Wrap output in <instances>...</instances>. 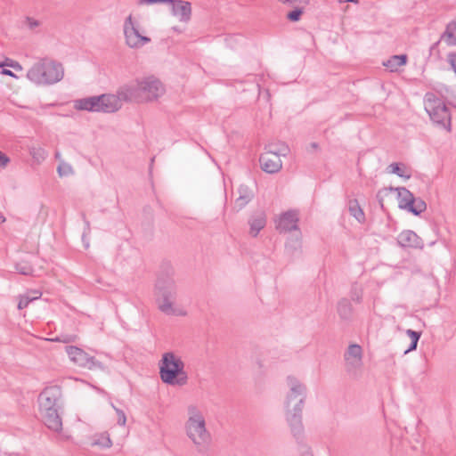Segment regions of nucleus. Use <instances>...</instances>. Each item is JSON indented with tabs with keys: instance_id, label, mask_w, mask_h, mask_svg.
<instances>
[{
	"instance_id": "nucleus-4",
	"label": "nucleus",
	"mask_w": 456,
	"mask_h": 456,
	"mask_svg": "<svg viewBox=\"0 0 456 456\" xmlns=\"http://www.w3.org/2000/svg\"><path fill=\"white\" fill-rule=\"evenodd\" d=\"M64 69L60 62L43 59L36 62L28 71V78L37 85H51L62 79Z\"/></svg>"
},
{
	"instance_id": "nucleus-12",
	"label": "nucleus",
	"mask_w": 456,
	"mask_h": 456,
	"mask_svg": "<svg viewBox=\"0 0 456 456\" xmlns=\"http://www.w3.org/2000/svg\"><path fill=\"white\" fill-rule=\"evenodd\" d=\"M299 221L297 211L289 210L281 213L275 220V227L281 232H289L298 229Z\"/></svg>"
},
{
	"instance_id": "nucleus-21",
	"label": "nucleus",
	"mask_w": 456,
	"mask_h": 456,
	"mask_svg": "<svg viewBox=\"0 0 456 456\" xmlns=\"http://www.w3.org/2000/svg\"><path fill=\"white\" fill-rule=\"evenodd\" d=\"M388 173L397 175L404 179L411 177L410 169L403 164L393 163L387 167Z\"/></svg>"
},
{
	"instance_id": "nucleus-5",
	"label": "nucleus",
	"mask_w": 456,
	"mask_h": 456,
	"mask_svg": "<svg viewBox=\"0 0 456 456\" xmlns=\"http://www.w3.org/2000/svg\"><path fill=\"white\" fill-rule=\"evenodd\" d=\"M389 196L396 197L400 208L407 209L416 216L424 212L427 208V205L422 200H415L411 192L403 187L389 188L382 191L379 193L381 206H383L386 198Z\"/></svg>"
},
{
	"instance_id": "nucleus-29",
	"label": "nucleus",
	"mask_w": 456,
	"mask_h": 456,
	"mask_svg": "<svg viewBox=\"0 0 456 456\" xmlns=\"http://www.w3.org/2000/svg\"><path fill=\"white\" fill-rule=\"evenodd\" d=\"M30 301L31 300L28 296L20 297L19 304H18V308L23 309V308L27 307Z\"/></svg>"
},
{
	"instance_id": "nucleus-6",
	"label": "nucleus",
	"mask_w": 456,
	"mask_h": 456,
	"mask_svg": "<svg viewBox=\"0 0 456 456\" xmlns=\"http://www.w3.org/2000/svg\"><path fill=\"white\" fill-rule=\"evenodd\" d=\"M133 92L131 101L149 102L164 95L166 90L159 79L154 77H144L138 81L136 86L128 87Z\"/></svg>"
},
{
	"instance_id": "nucleus-7",
	"label": "nucleus",
	"mask_w": 456,
	"mask_h": 456,
	"mask_svg": "<svg viewBox=\"0 0 456 456\" xmlns=\"http://www.w3.org/2000/svg\"><path fill=\"white\" fill-rule=\"evenodd\" d=\"M155 301L159 310L167 315L186 314L183 307L176 302L175 292L172 286H158L155 290Z\"/></svg>"
},
{
	"instance_id": "nucleus-35",
	"label": "nucleus",
	"mask_w": 456,
	"mask_h": 456,
	"mask_svg": "<svg viewBox=\"0 0 456 456\" xmlns=\"http://www.w3.org/2000/svg\"><path fill=\"white\" fill-rule=\"evenodd\" d=\"M5 221H6V219H5L4 216L2 213H0V224H4Z\"/></svg>"
},
{
	"instance_id": "nucleus-8",
	"label": "nucleus",
	"mask_w": 456,
	"mask_h": 456,
	"mask_svg": "<svg viewBox=\"0 0 456 456\" xmlns=\"http://www.w3.org/2000/svg\"><path fill=\"white\" fill-rule=\"evenodd\" d=\"M125 43L129 48L139 49L151 43V38L148 33L141 28L133 14H129L123 25Z\"/></svg>"
},
{
	"instance_id": "nucleus-19",
	"label": "nucleus",
	"mask_w": 456,
	"mask_h": 456,
	"mask_svg": "<svg viewBox=\"0 0 456 456\" xmlns=\"http://www.w3.org/2000/svg\"><path fill=\"white\" fill-rule=\"evenodd\" d=\"M362 347L358 345H351L348 347L347 353L346 354V360L350 364H355L361 362L362 359Z\"/></svg>"
},
{
	"instance_id": "nucleus-25",
	"label": "nucleus",
	"mask_w": 456,
	"mask_h": 456,
	"mask_svg": "<svg viewBox=\"0 0 456 456\" xmlns=\"http://www.w3.org/2000/svg\"><path fill=\"white\" fill-rule=\"evenodd\" d=\"M0 67H2V68L11 67L17 71L22 70V67L19 62L10 60V59H7V58H5L4 61H1Z\"/></svg>"
},
{
	"instance_id": "nucleus-26",
	"label": "nucleus",
	"mask_w": 456,
	"mask_h": 456,
	"mask_svg": "<svg viewBox=\"0 0 456 456\" xmlns=\"http://www.w3.org/2000/svg\"><path fill=\"white\" fill-rule=\"evenodd\" d=\"M72 172L70 165L68 163H61L58 167V173L61 176H65Z\"/></svg>"
},
{
	"instance_id": "nucleus-22",
	"label": "nucleus",
	"mask_w": 456,
	"mask_h": 456,
	"mask_svg": "<svg viewBox=\"0 0 456 456\" xmlns=\"http://www.w3.org/2000/svg\"><path fill=\"white\" fill-rule=\"evenodd\" d=\"M294 9L288 12L287 18L291 21H298L309 4H288Z\"/></svg>"
},
{
	"instance_id": "nucleus-1",
	"label": "nucleus",
	"mask_w": 456,
	"mask_h": 456,
	"mask_svg": "<svg viewBox=\"0 0 456 456\" xmlns=\"http://www.w3.org/2000/svg\"><path fill=\"white\" fill-rule=\"evenodd\" d=\"M132 97V90L123 87L117 94H103L77 100L74 108L78 110L113 113L122 107L123 102L131 101Z\"/></svg>"
},
{
	"instance_id": "nucleus-14",
	"label": "nucleus",
	"mask_w": 456,
	"mask_h": 456,
	"mask_svg": "<svg viewBox=\"0 0 456 456\" xmlns=\"http://www.w3.org/2000/svg\"><path fill=\"white\" fill-rule=\"evenodd\" d=\"M102 421L109 428L124 427L126 423V416L123 411L112 405L102 414Z\"/></svg>"
},
{
	"instance_id": "nucleus-36",
	"label": "nucleus",
	"mask_w": 456,
	"mask_h": 456,
	"mask_svg": "<svg viewBox=\"0 0 456 456\" xmlns=\"http://www.w3.org/2000/svg\"><path fill=\"white\" fill-rule=\"evenodd\" d=\"M66 381L81 382V381H80V380H78V379H70V378L66 379Z\"/></svg>"
},
{
	"instance_id": "nucleus-20",
	"label": "nucleus",
	"mask_w": 456,
	"mask_h": 456,
	"mask_svg": "<svg viewBox=\"0 0 456 456\" xmlns=\"http://www.w3.org/2000/svg\"><path fill=\"white\" fill-rule=\"evenodd\" d=\"M418 236L411 231H403L398 236V242L403 247H411L418 242Z\"/></svg>"
},
{
	"instance_id": "nucleus-28",
	"label": "nucleus",
	"mask_w": 456,
	"mask_h": 456,
	"mask_svg": "<svg viewBox=\"0 0 456 456\" xmlns=\"http://www.w3.org/2000/svg\"><path fill=\"white\" fill-rule=\"evenodd\" d=\"M24 24L27 28H28L30 29L35 28L39 26V22L37 20H35L33 18H29V17L25 19Z\"/></svg>"
},
{
	"instance_id": "nucleus-3",
	"label": "nucleus",
	"mask_w": 456,
	"mask_h": 456,
	"mask_svg": "<svg viewBox=\"0 0 456 456\" xmlns=\"http://www.w3.org/2000/svg\"><path fill=\"white\" fill-rule=\"evenodd\" d=\"M159 377L163 383L182 387L187 384L188 375L182 358L172 352L163 354L159 361Z\"/></svg>"
},
{
	"instance_id": "nucleus-15",
	"label": "nucleus",
	"mask_w": 456,
	"mask_h": 456,
	"mask_svg": "<svg viewBox=\"0 0 456 456\" xmlns=\"http://www.w3.org/2000/svg\"><path fill=\"white\" fill-rule=\"evenodd\" d=\"M260 165L265 172L272 174L281 170L282 162L277 153L266 151L260 158Z\"/></svg>"
},
{
	"instance_id": "nucleus-9",
	"label": "nucleus",
	"mask_w": 456,
	"mask_h": 456,
	"mask_svg": "<svg viewBox=\"0 0 456 456\" xmlns=\"http://www.w3.org/2000/svg\"><path fill=\"white\" fill-rule=\"evenodd\" d=\"M424 106L427 113L435 123L450 127V114L441 99L433 94H427L424 98Z\"/></svg>"
},
{
	"instance_id": "nucleus-34",
	"label": "nucleus",
	"mask_w": 456,
	"mask_h": 456,
	"mask_svg": "<svg viewBox=\"0 0 456 456\" xmlns=\"http://www.w3.org/2000/svg\"><path fill=\"white\" fill-rule=\"evenodd\" d=\"M41 297V292L35 291L32 297H29L30 300L37 299Z\"/></svg>"
},
{
	"instance_id": "nucleus-2",
	"label": "nucleus",
	"mask_w": 456,
	"mask_h": 456,
	"mask_svg": "<svg viewBox=\"0 0 456 456\" xmlns=\"http://www.w3.org/2000/svg\"><path fill=\"white\" fill-rule=\"evenodd\" d=\"M184 431L191 443L200 450L206 449L209 445L210 434L207 429L203 413L196 404L191 403L186 407Z\"/></svg>"
},
{
	"instance_id": "nucleus-16",
	"label": "nucleus",
	"mask_w": 456,
	"mask_h": 456,
	"mask_svg": "<svg viewBox=\"0 0 456 456\" xmlns=\"http://www.w3.org/2000/svg\"><path fill=\"white\" fill-rule=\"evenodd\" d=\"M41 415L45 424L49 429L58 434L63 431L62 419L58 410L42 412Z\"/></svg>"
},
{
	"instance_id": "nucleus-18",
	"label": "nucleus",
	"mask_w": 456,
	"mask_h": 456,
	"mask_svg": "<svg viewBox=\"0 0 456 456\" xmlns=\"http://www.w3.org/2000/svg\"><path fill=\"white\" fill-rule=\"evenodd\" d=\"M407 62V55H394L390 57L383 64L384 66L392 72L397 71L399 68L404 66Z\"/></svg>"
},
{
	"instance_id": "nucleus-13",
	"label": "nucleus",
	"mask_w": 456,
	"mask_h": 456,
	"mask_svg": "<svg viewBox=\"0 0 456 456\" xmlns=\"http://www.w3.org/2000/svg\"><path fill=\"white\" fill-rule=\"evenodd\" d=\"M66 351L70 361L77 366L87 369H92L95 366L94 359L80 348L76 346H68Z\"/></svg>"
},
{
	"instance_id": "nucleus-31",
	"label": "nucleus",
	"mask_w": 456,
	"mask_h": 456,
	"mask_svg": "<svg viewBox=\"0 0 456 456\" xmlns=\"http://www.w3.org/2000/svg\"><path fill=\"white\" fill-rule=\"evenodd\" d=\"M9 163V158L0 151V167H5Z\"/></svg>"
},
{
	"instance_id": "nucleus-24",
	"label": "nucleus",
	"mask_w": 456,
	"mask_h": 456,
	"mask_svg": "<svg viewBox=\"0 0 456 456\" xmlns=\"http://www.w3.org/2000/svg\"><path fill=\"white\" fill-rule=\"evenodd\" d=\"M407 335L410 337L411 338V346L405 351V354L410 352V351H412L414 349H416L417 347V344H418V341L420 338V333L419 332H416L414 330H408L406 331Z\"/></svg>"
},
{
	"instance_id": "nucleus-32",
	"label": "nucleus",
	"mask_w": 456,
	"mask_h": 456,
	"mask_svg": "<svg viewBox=\"0 0 456 456\" xmlns=\"http://www.w3.org/2000/svg\"><path fill=\"white\" fill-rule=\"evenodd\" d=\"M247 201H248L247 198L240 197L236 200L235 205L237 208H240L247 203Z\"/></svg>"
},
{
	"instance_id": "nucleus-27",
	"label": "nucleus",
	"mask_w": 456,
	"mask_h": 456,
	"mask_svg": "<svg viewBox=\"0 0 456 456\" xmlns=\"http://www.w3.org/2000/svg\"><path fill=\"white\" fill-rule=\"evenodd\" d=\"M350 211L357 220L361 221L363 219V212L356 204L350 206Z\"/></svg>"
},
{
	"instance_id": "nucleus-17",
	"label": "nucleus",
	"mask_w": 456,
	"mask_h": 456,
	"mask_svg": "<svg viewBox=\"0 0 456 456\" xmlns=\"http://www.w3.org/2000/svg\"><path fill=\"white\" fill-rule=\"evenodd\" d=\"M90 445L102 450H107L112 447L113 441L108 431L96 432L90 437Z\"/></svg>"
},
{
	"instance_id": "nucleus-23",
	"label": "nucleus",
	"mask_w": 456,
	"mask_h": 456,
	"mask_svg": "<svg viewBox=\"0 0 456 456\" xmlns=\"http://www.w3.org/2000/svg\"><path fill=\"white\" fill-rule=\"evenodd\" d=\"M265 225V217L264 215H259L254 217L250 222V233L253 236L257 235L259 231Z\"/></svg>"
},
{
	"instance_id": "nucleus-30",
	"label": "nucleus",
	"mask_w": 456,
	"mask_h": 456,
	"mask_svg": "<svg viewBox=\"0 0 456 456\" xmlns=\"http://www.w3.org/2000/svg\"><path fill=\"white\" fill-rule=\"evenodd\" d=\"M167 0H139L138 4L141 5L144 4H159V3H166Z\"/></svg>"
},
{
	"instance_id": "nucleus-33",
	"label": "nucleus",
	"mask_w": 456,
	"mask_h": 456,
	"mask_svg": "<svg viewBox=\"0 0 456 456\" xmlns=\"http://www.w3.org/2000/svg\"><path fill=\"white\" fill-rule=\"evenodd\" d=\"M1 73L3 75H5V76H10V77H17L14 73L9 69H4Z\"/></svg>"
},
{
	"instance_id": "nucleus-10",
	"label": "nucleus",
	"mask_w": 456,
	"mask_h": 456,
	"mask_svg": "<svg viewBox=\"0 0 456 456\" xmlns=\"http://www.w3.org/2000/svg\"><path fill=\"white\" fill-rule=\"evenodd\" d=\"M174 18V28L180 30V24L187 23L191 15V4L182 0H167Z\"/></svg>"
},
{
	"instance_id": "nucleus-11",
	"label": "nucleus",
	"mask_w": 456,
	"mask_h": 456,
	"mask_svg": "<svg viewBox=\"0 0 456 456\" xmlns=\"http://www.w3.org/2000/svg\"><path fill=\"white\" fill-rule=\"evenodd\" d=\"M61 396V388L59 387H51L45 388L39 395L40 413L58 410V402Z\"/></svg>"
}]
</instances>
